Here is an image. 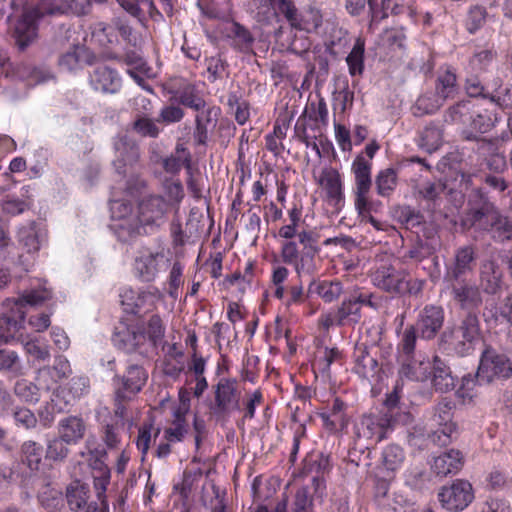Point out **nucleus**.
Here are the masks:
<instances>
[{
  "label": "nucleus",
  "instance_id": "f257e3e1",
  "mask_svg": "<svg viewBox=\"0 0 512 512\" xmlns=\"http://www.w3.org/2000/svg\"><path fill=\"white\" fill-rule=\"evenodd\" d=\"M317 243V233L303 229L299 234V242H281L280 262L292 266L299 277L313 275L317 271L315 258L320 250Z\"/></svg>",
  "mask_w": 512,
  "mask_h": 512
},
{
  "label": "nucleus",
  "instance_id": "f03ea898",
  "mask_svg": "<svg viewBox=\"0 0 512 512\" xmlns=\"http://www.w3.org/2000/svg\"><path fill=\"white\" fill-rule=\"evenodd\" d=\"M51 297L50 291L43 288L40 290H30L17 299H6L3 302L5 312L0 318V342H8L13 338L15 332L21 326L25 317L24 307L26 305L38 306Z\"/></svg>",
  "mask_w": 512,
  "mask_h": 512
},
{
  "label": "nucleus",
  "instance_id": "7ed1b4c3",
  "mask_svg": "<svg viewBox=\"0 0 512 512\" xmlns=\"http://www.w3.org/2000/svg\"><path fill=\"white\" fill-rule=\"evenodd\" d=\"M214 394L211 418L217 425L224 427L229 423L232 413L241 410L239 382L232 378H221L215 386Z\"/></svg>",
  "mask_w": 512,
  "mask_h": 512
},
{
  "label": "nucleus",
  "instance_id": "20e7f679",
  "mask_svg": "<svg viewBox=\"0 0 512 512\" xmlns=\"http://www.w3.org/2000/svg\"><path fill=\"white\" fill-rule=\"evenodd\" d=\"M480 324L476 313H467L461 324L442 334V341L448 344L458 355L470 354L480 341Z\"/></svg>",
  "mask_w": 512,
  "mask_h": 512
},
{
  "label": "nucleus",
  "instance_id": "39448f33",
  "mask_svg": "<svg viewBox=\"0 0 512 512\" xmlns=\"http://www.w3.org/2000/svg\"><path fill=\"white\" fill-rule=\"evenodd\" d=\"M472 225L487 230L497 241H505L512 238V224L502 216L495 205L484 201L482 205L473 209L470 213Z\"/></svg>",
  "mask_w": 512,
  "mask_h": 512
},
{
  "label": "nucleus",
  "instance_id": "423d86ee",
  "mask_svg": "<svg viewBox=\"0 0 512 512\" xmlns=\"http://www.w3.org/2000/svg\"><path fill=\"white\" fill-rule=\"evenodd\" d=\"M464 89L469 97L489 99L491 103L501 109L512 105L510 90L503 87L502 80L498 77L483 83L479 74L466 73Z\"/></svg>",
  "mask_w": 512,
  "mask_h": 512
},
{
  "label": "nucleus",
  "instance_id": "0eeeda50",
  "mask_svg": "<svg viewBox=\"0 0 512 512\" xmlns=\"http://www.w3.org/2000/svg\"><path fill=\"white\" fill-rule=\"evenodd\" d=\"M169 212V203L161 195H148L138 203L136 223L139 234L153 233L165 224Z\"/></svg>",
  "mask_w": 512,
  "mask_h": 512
},
{
  "label": "nucleus",
  "instance_id": "6e6552de",
  "mask_svg": "<svg viewBox=\"0 0 512 512\" xmlns=\"http://www.w3.org/2000/svg\"><path fill=\"white\" fill-rule=\"evenodd\" d=\"M122 187H113L110 200V211L115 221L113 229L121 241H127L139 234V226L136 223V215H132V206L127 198H120L119 191Z\"/></svg>",
  "mask_w": 512,
  "mask_h": 512
},
{
  "label": "nucleus",
  "instance_id": "1a4fd4ad",
  "mask_svg": "<svg viewBox=\"0 0 512 512\" xmlns=\"http://www.w3.org/2000/svg\"><path fill=\"white\" fill-rule=\"evenodd\" d=\"M354 175V206L359 216H364L370 211L369 192L372 186V161L367 160L362 154L355 157L351 165Z\"/></svg>",
  "mask_w": 512,
  "mask_h": 512
},
{
  "label": "nucleus",
  "instance_id": "9d476101",
  "mask_svg": "<svg viewBox=\"0 0 512 512\" xmlns=\"http://www.w3.org/2000/svg\"><path fill=\"white\" fill-rule=\"evenodd\" d=\"M207 15L227 22L226 37L231 40L235 49L245 53L251 50L254 38L247 28L233 20V9L229 0H226L221 9H209Z\"/></svg>",
  "mask_w": 512,
  "mask_h": 512
},
{
  "label": "nucleus",
  "instance_id": "9b49d317",
  "mask_svg": "<svg viewBox=\"0 0 512 512\" xmlns=\"http://www.w3.org/2000/svg\"><path fill=\"white\" fill-rule=\"evenodd\" d=\"M120 299L126 313L143 315L155 309L157 303L162 299V294L155 287L141 290L124 287L120 292Z\"/></svg>",
  "mask_w": 512,
  "mask_h": 512
},
{
  "label": "nucleus",
  "instance_id": "f8f14e48",
  "mask_svg": "<svg viewBox=\"0 0 512 512\" xmlns=\"http://www.w3.org/2000/svg\"><path fill=\"white\" fill-rule=\"evenodd\" d=\"M472 484L464 479H456L450 485L441 487L438 500L441 506L452 512L466 509L474 500Z\"/></svg>",
  "mask_w": 512,
  "mask_h": 512
},
{
  "label": "nucleus",
  "instance_id": "ddd939ff",
  "mask_svg": "<svg viewBox=\"0 0 512 512\" xmlns=\"http://www.w3.org/2000/svg\"><path fill=\"white\" fill-rule=\"evenodd\" d=\"M511 373L512 366L505 355L490 347L482 352L476 373V380L479 384L489 383L494 378H507Z\"/></svg>",
  "mask_w": 512,
  "mask_h": 512
},
{
  "label": "nucleus",
  "instance_id": "4468645a",
  "mask_svg": "<svg viewBox=\"0 0 512 512\" xmlns=\"http://www.w3.org/2000/svg\"><path fill=\"white\" fill-rule=\"evenodd\" d=\"M135 276L142 282H153L161 271L168 267V259L163 251L144 248L134 260Z\"/></svg>",
  "mask_w": 512,
  "mask_h": 512
},
{
  "label": "nucleus",
  "instance_id": "2eb2a0df",
  "mask_svg": "<svg viewBox=\"0 0 512 512\" xmlns=\"http://www.w3.org/2000/svg\"><path fill=\"white\" fill-rule=\"evenodd\" d=\"M277 9L284 15L291 27L306 32L315 31L322 22L319 10L308 8L299 12L291 0H277Z\"/></svg>",
  "mask_w": 512,
  "mask_h": 512
},
{
  "label": "nucleus",
  "instance_id": "dca6fc26",
  "mask_svg": "<svg viewBox=\"0 0 512 512\" xmlns=\"http://www.w3.org/2000/svg\"><path fill=\"white\" fill-rule=\"evenodd\" d=\"M450 296L456 305L467 311L476 313L483 303L480 286L471 280H458L449 282Z\"/></svg>",
  "mask_w": 512,
  "mask_h": 512
},
{
  "label": "nucleus",
  "instance_id": "f3484780",
  "mask_svg": "<svg viewBox=\"0 0 512 512\" xmlns=\"http://www.w3.org/2000/svg\"><path fill=\"white\" fill-rule=\"evenodd\" d=\"M372 297L371 293L357 292L344 299L336 309L338 326L354 327L357 325L362 318L361 308L363 305L376 308Z\"/></svg>",
  "mask_w": 512,
  "mask_h": 512
},
{
  "label": "nucleus",
  "instance_id": "a211bd4d",
  "mask_svg": "<svg viewBox=\"0 0 512 512\" xmlns=\"http://www.w3.org/2000/svg\"><path fill=\"white\" fill-rule=\"evenodd\" d=\"M113 343L126 353L138 352L143 355L146 345L144 328L139 324H121L113 334Z\"/></svg>",
  "mask_w": 512,
  "mask_h": 512
},
{
  "label": "nucleus",
  "instance_id": "6ab92c4d",
  "mask_svg": "<svg viewBox=\"0 0 512 512\" xmlns=\"http://www.w3.org/2000/svg\"><path fill=\"white\" fill-rule=\"evenodd\" d=\"M444 320V309L441 306L429 304L419 312L416 324L413 326L422 339L431 340L441 330Z\"/></svg>",
  "mask_w": 512,
  "mask_h": 512
},
{
  "label": "nucleus",
  "instance_id": "aec40b11",
  "mask_svg": "<svg viewBox=\"0 0 512 512\" xmlns=\"http://www.w3.org/2000/svg\"><path fill=\"white\" fill-rule=\"evenodd\" d=\"M405 271L396 269L393 265L382 262L371 272L373 285L387 293L400 294L404 283Z\"/></svg>",
  "mask_w": 512,
  "mask_h": 512
},
{
  "label": "nucleus",
  "instance_id": "412c9836",
  "mask_svg": "<svg viewBox=\"0 0 512 512\" xmlns=\"http://www.w3.org/2000/svg\"><path fill=\"white\" fill-rule=\"evenodd\" d=\"M88 82L95 92L103 94H116L122 88L119 72L106 65L95 67L89 74Z\"/></svg>",
  "mask_w": 512,
  "mask_h": 512
},
{
  "label": "nucleus",
  "instance_id": "4be33fe9",
  "mask_svg": "<svg viewBox=\"0 0 512 512\" xmlns=\"http://www.w3.org/2000/svg\"><path fill=\"white\" fill-rule=\"evenodd\" d=\"M316 181L325 191L328 203L340 209L344 205L345 200L343 181L340 173L332 167H326L322 169Z\"/></svg>",
  "mask_w": 512,
  "mask_h": 512
},
{
  "label": "nucleus",
  "instance_id": "5701e85b",
  "mask_svg": "<svg viewBox=\"0 0 512 512\" xmlns=\"http://www.w3.org/2000/svg\"><path fill=\"white\" fill-rule=\"evenodd\" d=\"M454 404L444 399L435 407L434 421L443 426L441 430L434 432L433 444L439 447H446L452 442V433L455 430L454 424L450 423Z\"/></svg>",
  "mask_w": 512,
  "mask_h": 512
},
{
  "label": "nucleus",
  "instance_id": "b1692460",
  "mask_svg": "<svg viewBox=\"0 0 512 512\" xmlns=\"http://www.w3.org/2000/svg\"><path fill=\"white\" fill-rule=\"evenodd\" d=\"M475 250L472 246L460 247L455 251L454 261L447 267L446 279L449 282L465 280L475 266Z\"/></svg>",
  "mask_w": 512,
  "mask_h": 512
},
{
  "label": "nucleus",
  "instance_id": "393cba45",
  "mask_svg": "<svg viewBox=\"0 0 512 512\" xmlns=\"http://www.w3.org/2000/svg\"><path fill=\"white\" fill-rule=\"evenodd\" d=\"M115 159L113 165L117 172L127 173V168L132 167L139 159V147L126 135H118L114 140Z\"/></svg>",
  "mask_w": 512,
  "mask_h": 512
},
{
  "label": "nucleus",
  "instance_id": "a878e982",
  "mask_svg": "<svg viewBox=\"0 0 512 512\" xmlns=\"http://www.w3.org/2000/svg\"><path fill=\"white\" fill-rule=\"evenodd\" d=\"M72 373L69 361L64 356L55 358L53 366H44L37 372L36 381L40 388L51 390Z\"/></svg>",
  "mask_w": 512,
  "mask_h": 512
},
{
  "label": "nucleus",
  "instance_id": "bb28decb",
  "mask_svg": "<svg viewBox=\"0 0 512 512\" xmlns=\"http://www.w3.org/2000/svg\"><path fill=\"white\" fill-rule=\"evenodd\" d=\"M464 465L461 450H436L431 461V470L439 477L457 474Z\"/></svg>",
  "mask_w": 512,
  "mask_h": 512
},
{
  "label": "nucleus",
  "instance_id": "cd10ccee",
  "mask_svg": "<svg viewBox=\"0 0 512 512\" xmlns=\"http://www.w3.org/2000/svg\"><path fill=\"white\" fill-rule=\"evenodd\" d=\"M398 361L400 363L398 373L401 380L423 382L431 376L432 361L422 355L406 357Z\"/></svg>",
  "mask_w": 512,
  "mask_h": 512
},
{
  "label": "nucleus",
  "instance_id": "c85d7f7f",
  "mask_svg": "<svg viewBox=\"0 0 512 512\" xmlns=\"http://www.w3.org/2000/svg\"><path fill=\"white\" fill-rule=\"evenodd\" d=\"M395 422L396 418L388 413L365 416L361 422V434L378 442L387 436Z\"/></svg>",
  "mask_w": 512,
  "mask_h": 512
},
{
  "label": "nucleus",
  "instance_id": "c756f323",
  "mask_svg": "<svg viewBox=\"0 0 512 512\" xmlns=\"http://www.w3.org/2000/svg\"><path fill=\"white\" fill-rule=\"evenodd\" d=\"M17 239L27 253H36L46 241V231L35 221H31L18 229Z\"/></svg>",
  "mask_w": 512,
  "mask_h": 512
},
{
  "label": "nucleus",
  "instance_id": "7c9ffc66",
  "mask_svg": "<svg viewBox=\"0 0 512 512\" xmlns=\"http://www.w3.org/2000/svg\"><path fill=\"white\" fill-rule=\"evenodd\" d=\"M458 93L459 85L455 70L449 66L440 68L435 82V96L444 103L455 98Z\"/></svg>",
  "mask_w": 512,
  "mask_h": 512
},
{
  "label": "nucleus",
  "instance_id": "2f4dec72",
  "mask_svg": "<svg viewBox=\"0 0 512 512\" xmlns=\"http://www.w3.org/2000/svg\"><path fill=\"white\" fill-rule=\"evenodd\" d=\"M38 19L31 10L23 13L15 27V37L20 49H25L37 37Z\"/></svg>",
  "mask_w": 512,
  "mask_h": 512
},
{
  "label": "nucleus",
  "instance_id": "473e14b6",
  "mask_svg": "<svg viewBox=\"0 0 512 512\" xmlns=\"http://www.w3.org/2000/svg\"><path fill=\"white\" fill-rule=\"evenodd\" d=\"M85 426L82 420L75 416L67 417L59 422V438L66 445H77L83 438Z\"/></svg>",
  "mask_w": 512,
  "mask_h": 512
},
{
  "label": "nucleus",
  "instance_id": "72a5a7b5",
  "mask_svg": "<svg viewBox=\"0 0 512 512\" xmlns=\"http://www.w3.org/2000/svg\"><path fill=\"white\" fill-rule=\"evenodd\" d=\"M432 384L439 392H448L455 387V380L444 362L435 356L432 361Z\"/></svg>",
  "mask_w": 512,
  "mask_h": 512
},
{
  "label": "nucleus",
  "instance_id": "f704fd0d",
  "mask_svg": "<svg viewBox=\"0 0 512 512\" xmlns=\"http://www.w3.org/2000/svg\"><path fill=\"white\" fill-rule=\"evenodd\" d=\"M220 109L217 107H210L202 109L196 116V128L194 131V138L198 144H205L208 139V127L215 125Z\"/></svg>",
  "mask_w": 512,
  "mask_h": 512
},
{
  "label": "nucleus",
  "instance_id": "c9c22d12",
  "mask_svg": "<svg viewBox=\"0 0 512 512\" xmlns=\"http://www.w3.org/2000/svg\"><path fill=\"white\" fill-rule=\"evenodd\" d=\"M90 488L86 483L80 480L71 482L66 487V499L69 508L72 511H79L84 509L89 499Z\"/></svg>",
  "mask_w": 512,
  "mask_h": 512
},
{
  "label": "nucleus",
  "instance_id": "e433bc0d",
  "mask_svg": "<svg viewBox=\"0 0 512 512\" xmlns=\"http://www.w3.org/2000/svg\"><path fill=\"white\" fill-rule=\"evenodd\" d=\"M182 167H185L188 174H191V154L183 144H178L175 153L163 161V168L166 172L177 174Z\"/></svg>",
  "mask_w": 512,
  "mask_h": 512
},
{
  "label": "nucleus",
  "instance_id": "4c0bfd02",
  "mask_svg": "<svg viewBox=\"0 0 512 512\" xmlns=\"http://www.w3.org/2000/svg\"><path fill=\"white\" fill-rule=\"evenodd\" d=\"M496 57L497 51L494 48L477 51L469 59L465 71L466 73H476L479 75L487 72L494 64Z\"/></svg>",
  "mask_w": 512,
  "mask_h": 512
},
{
  "label": "nucleus",
  "instance_id": "58836bf2",
  "mask_svg": "<svg viewBox=\"0 0 512 512\" xmlns=\"http://www.w3.org/2000/svg\"><path fill=\"white\" fill-rule=\"evenodd\" d=\"M469 126L479 133H486L490 131L496 123L499 122V115L489 109H477L473 108L472 114L469 116Z\"/></svg>",
  "mask_w": 512,
  "mask_h": 512
},
{
  "label": "nucleus",
  "instance_id": "ea45409f",
  "mask_svg": "<svg viewBox=\"0 0 512 512\" xmlns=\"http://www.w3.org/2000/svg\"><path fill=\"white\" fill-rule=\"evenodd\" d=\"M501 280V271L494 261L483 263L480 271V282L484 291L488 294H494L499 288Z\"/></svg>",
  "mask_w": 512,
  "mask_h": 512
},
{
  "label": "nucleus",
  "instance_id": "a19ab883",
  "mask_svg": "<svg viewBox=\"0 0 512 512\" xmlns=\"http://www.w3.org/2000/svg\"><path fill=\"white\" fill-rule=\"evenodd\" d=\"M309 288L327 303L337 300L343 293L342 283L338 280L314 281L310 284Z\"/></svg>",
  "mask_w": 512,
  "mask_h": 512
},
{
  "label": "nucleus",
  "instance_id": "79ce46f5",
  "mask_svg": "<svg viewBox=\"0 0 512 512\" xmlns=\"http://www.w3.org/2000/svg\"><path fill=\"white\" fill-rule=\"evenodd\" d=\"M443 142V132L440 126L430 123L420 134L419 146L428 153L439 149Z\"/></svg>",
  "mask_w": 512,
  "mask_h": 512
},
{
  "label": "nucleus",
  "instance_id": "37998d69",
  "mask_svg": "<svg viewBox=\"0 0 512 512\" xmlns=\"http://www.w3.org/2000/svg\"><path fill=\"white\" fill-rule=\"evenodd\" d=\"M68 406V401H64L59 394H54L39 411L40 422L43 426H50L55 419L56 414L62 413Z\"/></svg>",
  "mask_w": 512,
  "mask_h": 512
},
{
  "label": "nucleus",
  "instance_id": "c03bdc74",
  "mask_svg": "<svg viewBox=\"0 0 512 512\" xmlns=\"http://www.w3.org/2000/svg\"><path fill=\"white\" fill-rule=\"evenodd\" d=\"M146 371L139 365H130L127 374L123 377L124 390L135 394L139 392L147 381Z\"/></svg>",
  "mask_w": 512,
  "mask_h": 512
},
{
  "label": "nucleus",
  "instance_id": "a18cd8bd",
  "mask_svg": "<svg viewBox=\"0 0 512 512\" xmlns=\"http://www.w3.org/2000/svg\"><path fill=\"white\" fill-rule=\"evenodd\" d=\"M398 175L394 168H385L375 178L377 193L381 197H389L397 186Z\"/></svg>",
  "mask_w": 512,
  "mask_h": 512
},
{
  "label": "nucleus",
  "instance_id": "49530a36",
  "mask_svg": "<svg viewBox=\"0 0 512 512\" xmlns=\"http://www.w3.org/2000/svg\"><path fill=\"white\" fill-rule=\"evenodd\" d=\"M474 105L469 100H461L449 107L445 112V121L452 123L469 124V116L472 114Z\"/></svg>",
  "mask_w": 512,
  "mask_h": 512
},
{
  "label": "nucleus",
  "instance_id": "de8ad7c7",
  "mask_svg": "<svg viewBox=\"0 0 512 512\" xmlns=\"http://www.w3.org/2000/svg\"><path fill=\"white\" fill-rule=\"evenodd\" d=\"M364 52L365 42L361 38H357L352 50L346 57L349 74L351 76L361 75L364 70Z\"/></svg>",
  "mask_w": 512,
  "mask_h": 512
},
{
  "label": "nucleus",
  "instance_id": "09e8293b",
  "mask_svg": "<svg viewBox=\"0 0 512 512\" xmlns=\"http://www.w3.org/2000/svg\"><path fill=\"white\" fill-rule=\"evenodd\" d=\"M176 98L180 104L196 111H200L206 106L205 100L200 96L195 86L190 84L179 89Z\"/></svg>",
  "mask_w": 512,
  "mask_h": 512
},
{
  "label": "nucleus",
  "instance_id": "8fccbe9b",
  "mask_svg": "<svg viewBox=\"0 0 512 512\" xmlns=\"http://www.w3.org/2000/svg\"><path fill=\"white\" fill-rule=\"evenodd\" d=\"M368 457L373 454L374 458L381 461L382 466L390 471L396 470L404 459L403 450H367Z\"/></svg>",
  "mask_w": 512,
  "mask_h": 512
},
{
  "label": "nucleus",
  "instance_id": "3c124183",
  "mask_svg": "<svg viewBox=\"0 0 512 512\" xmlns=\"http://www.w3.org/2000/svg\"><path fill=\"white\" fill-rule=\"evenodd\" d=\"M417 333V329L413 325L406 327L397 346L398 360L415 356L414 350L417 340Z\"/></svg>",
  "mask_w": 512,
  "mask_h": 512
},
{
  "label": "nucleus",
  "instance_id": "603ef678",
  "mask_svg": "<svg viewBox=\"0 0 512 512\" xmlns=\"http://www.w3.org/2000/svg\"><path fill=\"white\" fill-rule=\"evenodd\" d=\"M64 0H40L37 5L30 9L38 19L44 16L65 15Z\"/></svg>",
  "mask_w": 512,
  "mask_h": 512
},
{
  "label": "nucleus",
  "instance_id": "864d4df0",
  "mask_svg": "<svg viewBox=\"0 0 512 512\" xmlns=\"http://www.w3.org/2000/svg\"><path fill=\"white\" fill-rule=\"evenodd\" d=\"M144 331L146 334V342L148 341L153 347L157 346L165 335V326L161 317L157 314L152 315Z\"/></svg>",
  "mask_w": 512,
  "mask_h": 512
},
{
  "label": "nucleus",
  "instance_id": "5fc2aeb1",
  "mask_svg": "<svg viewBox=\"0 0 512 512\" xmlns=\"http://www.w3.org/2000/svg\"><path fill=\"white\" fill-rule=\"evenodd\" d=\"M85 50L81 46H73L59 58V66L67 71H75L81 67Z\"/></svg>",
  "mask_w": 512,
  "mask_h": 512
},
{
  "label": "nucleus",
  "instance_id": "6e6d98bb",
  "mask_svg": "<svg viewBox=\"0 0 512 512\" xmlns=\"http://www.w3.org/2000/svg\"><path fill=\"white\" fill-rule=\"evenodd\" d=\"M38 386L29 380L21 379L15 383L14 393L27 403H35L39 400Z\"/></svg>",
  "mask_w": 512,
  "mask_h": 512
},
{
  "label": "nucleus",
  "instance_id": "4d7b16f0",
  "mask_svg": "<svg viewBox=\"0 0 512 512\" xmlns=\"http://www.w3.org/2000/svg\"><path fill=\"white\" fill-rule=\"evenodd\" d=\"M377 368V361L368 353L361 352L357 356L353 370L360 377L368 379L373 377Z\"/></svg>",
  "mask_w": 512,
  "mask_h": 512
},
{
  "label": "nucleus",
  "instance_id": "13d9d810",
  "mask_svg": "<svg viewBox=\"0 0 512 512\" xmlns=\"http://www.w3.org/2000/svg\"><path fill=\"white\" fill-rule=\"evenodd\" d=\"M443 102L439 100L436 96L434 99H431L427 96L419 97L413 106V114L417 117L433 114L438 111L442 106Z\"/></svg>",
  "mask_w": 512,
  "mask_h": 512
},
{
  "label": "nucleus",
  "instance_id": "bf43d9fd",
  "mask_svg": "<svg viewBox=\"0 0 512 512\" xmlns=\"http://www.w3.org/2000/svg\"><path fill=\"white\" fill-rule=\"evenodd\" d=\"M1 207L4 213L16 216L27 210L30 207V202L15 196L7 195L2 199Z\"/></svg>",
  "mask_w": 512,
  "mask_h": 512
},
{
  "label": "nucleus",
  "instance_id": "052dcab7",
  "mask_svg": "<svg viewBox=\"0 0 512 512\" xmlns=\"http://www.w3.org/2000/svg\"><path fill=\"white\" fill-rule=\"evenodd\" d=\"M103 0H64L65 15H86L91 11L93 3H102Z\"/></svg>",
  "mask_w": 512,
  "mask_h": 512
},
{
  "label": "nucleus",
  "instance_id": "680f3d73",
  "mask_svg": "<svg viewBox=\"0 0 512 512\" xmlns=\"http://www.w3.org/2000/svg\"><path fill=\"white\" fill-rule=\"evenodd\" d=\"M181 352L176 355H167L163 361V373L173 379H176L184 369Z\"/></svg>",
  "mask_w": 512,
  "mask_h": 512
},
{
  "label": "nucleus",
  "instance_id": "e2e57ef3",
  "mask_svg": "<svg viewBox=\"0 0 512 512\" xmlns=\"http://www.w3.org/2000/svg\"><path fill=\"white\" fill-rule=\"evenodd\" d=\"M445 189L446 185L441 181H427L420 185L418 193L427 201H435L444 193Z\"/></svg>",
  "mask_w": 512,
  "mask_h": 512
},
{
  "label": "nucleus",
  "instance_id": "0e129e2a",
  "mask_svg": "<svg viewBox=\"0 0 512 512\" xmlns=\"http://www.w3.org/2000/svg\"><path fill=\"white\" fill-rule=\"evenodd\" d=\"M119 61L130 66V69L138 70L142 74H149L151 71V68L148 66L143 56L134 50L127 51Z\"/></svg>",
  "mask_w": 512,
  "mask_h": 512
},
{
  "label": "nucleus",
  "instance_id": "69168bd1",
  "mask_svg": "<svg viewBox=\"0 0 512 512\" xmlns=\"http://www.w3.org/2000/svg\"><path fill=\"white\" fill-rule=\"evenodd\" d=\"M93 478V487L96 492V498L104 496L107 491V487L110 484L111 473L110 469H97L91 471Z\"/></svg>",
  "mask_w": 512,
  "mask_h": 512
},
{
  "label": "nucleus",
  "instance_id": "338daca9",
  "mask_svg": "<svg viewBox=\"0 0 512 512\" xmlns=\"http://www.w3.org/2000/svg\"><path fill=\"white\" fill-rule=\"evenodd\" d=\"M134 130L143 137L156 138L160 130L156 123L147 117H139L133 124Z\"/></svg>",
  "mask_w": 512,
  "mask_h": 512
},
{
  "label": "nucleus",
  "instance_id": "774afa93",
  "mask_svg": "<svg viewBox=\"0 0 512 512\" xmlns=\"http://www.w3.org/2000/svg\"><path fill=\"white\" fill-rule=\"evenodd\" d=\"M13 418L17 426H21L25 429L34 428L37 424L36 416L28 408H16L13 410Z\"/></svg>",
  "mask_w": 512,
  "mask_h": 512
}]
</instances>
